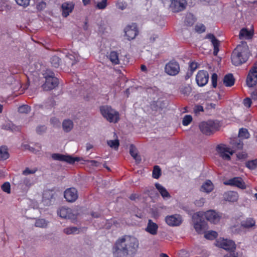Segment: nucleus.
<instances>
[{
  "label": "nucleus",
  "mask_w": 257,
  "mask_h": 257,
  "mask_svg": "<svg viewBox=\"0 0 257 257\" xmlns=\"http://www.w3.org/2000/svg\"><path fill=\"white\" fill-rule=\"evenodd\" d=\"M138 239L134 236L124 235L119 238L113 248L114 257H133L139 248Z\"/></svg>",
  "instance_id": "nucleus-1"
},
{
  "label": "nucleus",
  "mask_w": 257,
  "mask_h": 257,
  "mask_svg": "<svg viewBox=\"0 0 257 257\" xmlns=\"http://www.w3.org/2000/svg\"><path fill=\"white\" fill-rule=\"evenodd\" d=\"M248 58V48L245 42H242L234 50L231 56L232 64L238 66L245 62Z\"/></svg>",
  "instance_id": "nucleus-2"
},
{
  "label": "nucleus",
  "mask_w": 257,
  "mask_h": 257,
  "mask_svg": "<svg viewBox=\"0 0 257 257\" xmlns=\"http://www.w3.org/2000/svg\"><path fill=\"white\" fill-rule=\"evenodd\" d=\"M100 111L103 117L110 122L116 123L119 119L118 112L110 106H102L100 107Z\"/></svg>",
  "instance_id": "nucleus-3"
},
{
  "label": "nucleus",
  "mask_w": 257,
  "mask_h": 257,
  "mask_svg": "<svg viewBox=\"0 0 257 257\" xmlns=\"http://www.w3.org/2000/svg\"><path fill=\"white\" fill-rule=\"evenodd\" d=\"M216 152L219 157L226 161L230 160L231 156L234 153V150L223 144H219L216 146Z\"/></svg>",
  "instance_id": "nucleus-4"
},
{
  "label": "nucleus",
  "mask_w": 257,
  "mask_h": 257,
  "mask_svg": "<svg viewBox=\"0 0 257 257\" xmlns=\"http://www.w3.org/2000/svg\"><path fill=\"white\" fill-rule=\"evenodd\" d=\"M203 215L202 212H199L194 213L192 216L194 227L198 233H203L206 229V222L201 219Z\"/></svg>",
  "instance_id": "nucleus-5"
},
{
  "label": "nucleus",
  "mask_w": 257,
  "mask_h": 257,
  "mask_svg": "<svg viewBox=\"0 0 257 257\" xmlns=\"http://www.w3.org/2000/svg\"><path fill=\"white\" fill-rule=\"evenodd\" d=\"M216 246L222 248L224 249L229 250H235L236 244L234 241L230 239L219 238L216 241Z\"/></svg>",
  "instance_id": "nucleus-6"
},
{
  "label": "nucleus",
  "mask_w": 257,
  "mask_h": 257,
  "mask_svg": "<svg viewBox=\"0 0 257 257\" xmlns=\"http://www.w3.org/2000/svg\"><path fill=\"white\" fill-rule=\"evenodd\" d=\"M124 37L128 41L134 39L138 34L137 25L135 23L126 26L124 30Z\"/></svg>",
  "instance_id": "nucleus-7"
},
{
  "label": "nucleus",
  "mask_w": 257,
  "mask_h": 257,
  "mask_svg": "<svg viewBox=\"0 0 257 257\" xmlns=\"http://www.w3.org/2000/svg\"><path fill=\"white\" fill-rule=\"evenodd\" d=\"M166 223L170 226L175 227L180 226L183 222L182 216L179 214H174L166 216Z\"/></svg>",
  "instance_id": "nucleus-8"
},
{
  "label": "nucleus",
  "mask_w": 257,
  "mask_h": 257,
  "mask_svg": "<svg viewBox=\"0 0 257 257\" xmlns=\"http://www.w3.org/2000/svg\"><path fill=\"white\" fill-rule=\"evenodd\" d=\"M51 157L54 160L65 162L69 164H73L75 161L82 160V159L80 158H74L69 155H63L59 153H54L51 155Z\"/></svg>",
  "instance_id": "nucleus-9"
},
{
  "label": "nucleus",
  "mask_w": 257,
  "mask_h": 257,
  "mask_svg": "<svg viewBox=\"0 0 257 257\" xmlns=\"http://www.w3.org/2000/svg\"><path fill=\"white\" fill-rule=\"evenodd\" d=\"M246 84L249 87H252L257 84V62L254 63L248 73Z\"/></svg>",
  "instance_id": "nucleus-10"
},
{
  "label": "nucleus",
  "mask_w": 257,
  "mask_h": 257,
  "mask_svg": "<svg viewBox=\"0 0 257 257\" xmlns=\"http://www.w3.org/2000/svg\"><path fill=\"white\" fill-rule=\"evenodd\" d=\"M199 127L201 131L206 135H210L217 129L215 123L212 121L202 122Z\"/></svg>",
  "instance_id": "nucleus-11"
},
{
  "label": "nucleus",
  "mask_w": 257,
  "mask_h": 257,
  "mask_svg": "<svg viewBox=\"0 0 257 257\" xmlns=\"http://www.w3.org/2000/svg\"><path fill=\"white\" fill-rule=\"evenodd\" d=\"M34 184L33 178L24 177L21 179L18 183V187L23 192H27L30 188Z\"/></svg>",
  "instance_id": "nucleus-12"
},
{
  "label": "nucleus",
  "mask_w": 257,
  "mask_h": 257,
  "mask_svg": "<svg viewBox=\"0 0 257 257\" xmlns=\"http://www.w3.org/2000/svg\"><path fill=\"white\" fill-rule=\"evenodd\" d=\"M58 214L63 218L75 220L76 217L75 213L71 208L62 207L58 210Z\"/></svg>",
  "instance_id": "nucleus-13"
},
{
  "label": "nucleus",
  "mask_w": 257,
  "mask_h": 257,
  "mask_svg": "<svg viewBox=\"0 0 257 257\" xmlns=\"http://www.w3.org/2000/svg\"><path fill=\"white\" fill-rule=\"evenodd\" d=\"M165 72L169 75L175 76L180 71V66L178 63L175 61H170L166 65Z\"/></svg>",
  "instance_id": "nucleus-14"
},
{
  "label": "nucleus",
  "mask_w": 257,
  "mask_h": 257,
  "mask_svg": "<svg viewBox=\"0 0 257 257\" xmlns=\"http://www.w3.org/2000/svg\"><path fill=\"white\" fill-rule=\"evenodd\" d=\"M208 73L204 70L199 71L196 76V83L200 87L205 85L208 81Z\"/></svg>",
  "instance_id": "nucleus-15"
},
{
  "label": "nucleus",
  "mask_w": 257,
  "mask_h": 257,
  "mask_svg": "<svg viewBox=\"0 0 257 257\" xmlns=\"http://www.w3.org/2000/svg\"><path fill=\"white\" fill-rule=\"evenodd\" d=\"M186 5V0H172L170 7L173 12L176 13L184 10Z\"/></svg>",
  "instance_id": "nucleus-16"
},
{
  "label": "nucleus",
  "mask_w": 257,
  "mask_h": 257,
  "mask_svg": "<svg viewBox=\"0 0 257 257\" xmlns=\"http://www.w3.org/2000/svg\"><path fill=\"white\" fill-rule=\"evenodd\" d=\"M204 216L208 221L214 224L218 223L221 217L220 213L213 210L207 211L204 213Z\"/></svg>",
  "instance_id": "nucleus-17"
},
{
  "label": "nucleus",
  "mask_w": 257,
  "mask_h": 257,
  "mask_svg": "<svg viewBox=\"0 0 257 257\" xmlns=\"http://www.w3.org/2000/svg\"><path fill=\"white\" fill-rule=\"evenodd\" d=\"M64 196L68 202H73L78 198L77 191L74 188H68L65 191Z\"/></svg>",
  "instance_id": "nucleus-18"
},
{
  "label": "nucleus",
  "mask_w": 257,
  "mask_h": 257,
  "mask_svg": "<svg viewBox=\"0 0 257 257\" xmlns=\"http://www.w3.org/2000/svg\"><path fill=\"white\" fill-rule=\"evenodd\" d=\"M224 184L235 186L241 189H245L246 186L242 179L240 177H234L225 181Z\"/></svg>",
  "instance_id": "nucleus-19"
},
{
  "label": "nucleus",
  "mask_w": 257,
  "mask_h": 257,
  "mask_svg": "<svg viewBox=\"0 0 257 257\" xmlns=\"http://www.w3.org/2000/svg\"><path fill=\"white\" fill-rule=\"evenodd\" d=\"M58 84V80L56 78H48L46 80L45 84L43 85V88L45 90H49L55 88Z\"/></svg>",
  "instance_id": "nucleus-20"
},
{
  "label": "nucleus",
  "mask_w": 257,
  "mask_h": 257,
  "mask_svg": "<svg viewBox=\"0 0 257 257\" xmlns=\"http://www.w3.org/2000/svg\"><path fill=\"white\" fill-rule=\"evenodd\" d=\"M255 223V220L253 218L248 217L241 222V226L246 229H254Z\"/></svg>",
  "instance_id": "nucleus-21"
},
{
  "label": "nucleus",
  "mask_w": 257,
  "mask_h": 257,
  "mask_svg": "<svg viewBox=\"0 0 257 257\" xmlns=\"http://www.w3.org/2000/svg\"><path fill=\"white\" fill-rule=\"evenodd\" d=\"M158 225L151 219H149L148 222L146 231L152 235H156L157 233Z\"/></svg>",
  "instance_id": "nucleus-22"
},
{
  "label": "nucleus",
  "mask_w": 257,
  "mask_h": 257,
  "mask_svg": "<svg viewBox=\"0 0 257 257\" xmlns=\"http://www.w3.org/2000/svg\"><path fill=\"white\" fill-rule=\"evenodd\" d=\"M74 8V4L72 2L64 3L62 5V15L64 17H67L72 12Z\"/></svg>",
  "instance_id": "nucleus-23"
},
{
  "label": "nucleus",
  "mask_w": 257,
  "mask_h": 257,
  "mask_svg": "<svg viewBox=\"0 0 257 257\" xmlns=\"http://www.w3.org/2000/svg\"><path fill=\"white\" fill-rule=\"evenodd\" d=\"M206 38L209 39L211 41L212 44L214 47L213 54L215 56L217 55L219 51V41L216 39L215 36L211 34H208L206 36Z\"/></svg>",
  "instance_id": "nucleus-24"
},
{
  "label": "nucleus",
  "mask_w": 257,
  "mask_h": 257,
  "mask_svg": "<svg viewBox=\"0 0 257 257\" xmlns=\"http://www.w3.org/2000/svg\"><path fill=\"white\" fill-rule=\"evenodd\" d=\"M214 188L213 183L210 180H207L202 184L200 188V191L207 193L211 192Z\"/></svg>",
  "instance_id": "nucleus-25"
},
{
  "label": "nucleus",
  "mask_w": 257,
  "mask_h": 257,
  "mask_svg": "<svg viewBox=\"0 0 257 257\" xmlns=\"http://www.w3.org/2000/svg\"><path fill=\"white\" fill-rule=\"evenodd\" d=\"M253 34L252 31L243 28L240 31L239 37L240 39H251Z\"/></svg>",
  "instance_id": "nucleus-26"
},
{
  "label": "nucleus",
  "mask_w": 257,
  "mask_h": 257,
  "mask_svg": "<svg viewBox=\"0 0 257 257\" xmlns=\"http://www.w3.org/2000/svg\"><path fill=\"white\" fill-rule=\"evenodd\" d=\"M155 186L164 199H167L170 198L171 196L169 193L162 185L159 183H156Z\"/></svg>",
  "instance_id": "nucleus-27"
},
{
  "label": "nucleus",
  "mask_w": 257,
  "mask_h": 257,
  "mask_svg": "<svg viewBox=\"0 0 257 257\" xmlns=\"http://www.w3.org/2000/svg\"><path fill=\"white\" fill-rule=\"evenodd\" d=\"M224 199L229 202H235L238 199V194L236 192L228 191L224 194Z\"/></svg>",
  "instance_id": "nucleus-28"
},
{
  "label": "nucleus",
  "mask_w": 257,
  "mask_h": 257,
  "mask_svg": "<svg viewBox=\"0 0 257 257\" xmlns=\"http://www.w3.org/2000/svg\"><path fill=\"white\" fill-rule=\"evenodd\" d=\"M235 79L231 74L226 75L223 78V84L225 86L231 87L234 84Z\"/></svg>",
  "instance_id": "nucleus-29"
},
{
  "label": "nucleus",
  "mask_w": 257,
  "mask_h": 257,
  "mask_svg": "<svg viewBox=\"0 0 257 257\" xmlns=\"http://www.w3.org/2000/svg\"><path fill=\"white\" fill-rule=\"evenodd\" d=\"M62 126L65 132H69L73 127V121L70 119H65L63 121Z\"/></svg>",
  "instance_id": "nucleus-30"
},
{
  "label": "nucleus",
  "mask_w": 257,
  "mask_h": 257,
  "mask_svg": "<svg viewBox=\"0 0 257 257\" xmlns=\"http://www.w3.org/2000/svg\"><path fill=\"white\" fill-rule=\"evenodd\" d=\"M130 153L137 163H139L141 162V159L138 154L137 149L132 145L130 148Z\"/></svg>",
  "instance_id": "nucleus-31"
},
{
  "label": "nucleus",
  "mask_w": 257,
  "mask_h": 257,
  "mask_svg": "<svg viewBox=\"0 0 257 257\" xmlns=\"http://www.w3.org/2000/svg\"><path fill=\"white\" fill-rule=\"evenodd\" d=\"M108 57L112 64L116 65L119 63L118 54L116 51H111Z\"/></svg>",
  "instance_id": "nucleus-32"
},
{
  "label": "nucleus",
  "mask_w": 257,
  "mask_h": 257,
  "mask_svg": "<svg viewBox=\"0 0 257 257\" xmlns=\"http://www.w3.org/2000/svg\"><path fill=\"white\" fill-rule=\"evenodd\" d=\"M230 144L232 145L233 148L238 150L243 148V143L238 138H234L231 140Z\"/></svg>",
  "instance_id": "nucleus-33"
},
{
  "label": "nucleus",
  "mask_w": 257,
  "mask_h": 257,
  "mask_svg": "<svg viewBox=\"0 0 257 257\" xmlns=\"http://www.w3.org/2000/svg\"><path fill=\"white\" fill-rule=\"evenodd\" d=\"M9 157L8 148L6 146H2L0 148V160H5Z\"/></svg>",
  "instance_id": "nucleus-34"
},
{
  "label": "nucleus",
  "mask_w": 257,
  "mask_h": 257,
  "mask_svg": "<svg viewBox=\"0 0 257 257\" xmlns=\"http://www.w3.org/2000/svg\"><path fill=\"white\" fill-rule=\"evenodd\" d=\"M238 137L243 139H248L249 137V134L246 128H242L239 130Z\"/></svg>",
  "instance_id": "nucleus-35"
},
{
  "label": "nucleus",
  "mask_w": 257,
  "mask_h": 257,
  "mask_svg": "<svg viewBox=\"0 0 257 257\" xmlns=\"http://www.w3.org/2000/svg\"><path fill=\"white\" fill-rule=\"evenodd\" d=\"M246 167L250 170L257 168V159L249 161L246 163Z\"/></svg>",
  "instance_id": "nucleus-36"
},
{
  "label": "nucleus",
  "mask_w": 257,
  "mask_h": 257,
  "mask_svg": "<svg viewBox=\"0 0 257 257\" xmlns=\"http://www.w3.org/2000/svg\"><path fill=\"white\" fill-rule=\"evenodd\" d=\"M217 236V233L216 231L210 230L206 232L204 237L208 239L212 240L215 238Z\"/></svg>",
  "instance_id": "nucleus-37"
},
{
  "label": "nucleus",
  "mask_w": 257,
  "mask_h": 257,
  "mask_svg": "<svg viewBox=\"0 0 257 257\" xmlns=\"http://www.w3.org/2000/svg\"><path fill=\"white\" fill-rule=\"evenodd\" d=\"M48 225V222L44 219H37L35 222V226L38 227H46Z\"/></svg>",
  "instance_id": "nucleus-38"
},
{
  "label": "nucleus",
  "mask_w": 257,
  "mask_h": 257,
  "mask_svg": "<svg viewBox=\"0 0 257 257\" xmlns=\"http://www.w3.org/2000/svg\"><path fill=\"white\" fill-rule=\"evenodd\" d=\"M63 232L66 234L77 233L78 228L76 227H69L64 229Z\"/></svg>",
  "instance_id": "nucleus-39"
},
{
  "label": "nucleus",
  "mask_w": 257,
  "mask_h": 257,
  "mask_svg": "<svg viewBox=\"0 0 257 257\" xmlns=\"http://www.w3.org/2000/svg\"><path fill=\"white\" fill-rule=\"evenodd\" d=\"M107 145L111 148L117 150L119 146V141L118 140L107 141Z\"/></svg>",
  "instance_id": "nucleus-40"
},
{
  "label": "nucleus",
  "mask_w": 257,
  "mask_h": 257,
  "mask_svg": "<svg viewBox=\"0 0 257 257\" xmlns=\"http://www.w3.org/2000/svg\"><path fill=\"white\" fill-rule=\"evenodd\" d=\"M161 174V170L158 166H155L153 171V177L155 179H158Z\"/></svg>",
  "instance_id": "nucleus-41"
},
{
  "label": "nucleus",
  "mask_w": 257,
  "mask_h": 257,
  "mask_svg": "<svg viewBox=\"0 0 257 257\" xmlns=\"http://www.w3.org/2000/svg\"><path fill=\"white\" fill-rule=\"evenodd\" d=\"M19 112L22 113H28L31 110L30 107L28 105H23L19 107Z\"/></svg>",
  "instance_id": "nucleus-42"
},
{
  "label": "nucleus",
  "mask_w": 257,
  "mask_h": 257,
  "mask_svg": "<svg viewBox=\"0 0 257 257\" xmlns=\"http://www.w3.org/2000/svg\"><path fill=\"white\" fill-rule=\"evenodd\" d=\"M43 75L46 80L48 79V78H56V77H54V73L49 69H47L45 72L43 73Z\"/></svg>",
  "instance_id": "nucleus-43"
},
{
  "label": "nucleus",
  "mask_w": 257,
  "mask_h": 257,
  "mask_svg": "<svg viewBox=\"0 0 257 257\" xmlns=\"http://www.w3.org/2000/svg\"><path fill=\"white\" fill-rule=\"evenodd\" d=\"M41 65L39 63H34L32 65V67L29 69L30 73H33L40 70Z\"/></svg>",
  "instance_id": "nucleus-44"
},
{
  "label": "nucleus",
  "mask_w": 257,
  "mask_h": 257,
  "mask_svg": "<svg viewBox=\"0 0 257 257\" xmlns=\"http://www.w3.org/2000/svg\"><path fill=\"white\" fill-rule=\"evenodd\" d=\"M67 57L70 60L74 61L72 63V64H71L72 65H73L76 62L79 61V56L76 53H74V55L69 54V55L67 56Z\"/></svg>",
  "instance_id": "nucleus-45"
},
{
  "label": "nucleus",
  "mask_w": 257,
  "mask_h": 257,
  "mask_svg": "<svg viewBox=\"0 0 257 257\" xmlns=\"http://www.w3.org/2000/svg\"><path fill=\"white\" fill-rule=\"evenodd\" d=\"M51 61L52 65L56 68L59 66L60 59L58 57L55 56L51 58Z\"/></svg>",
  "instance_id": "nucleus-46"
},
{
  "label": "nucleus",
  "mask_w": 257,
  "mask_h": 257,
  "mask_svg": "<svg viewBox=\"0 0 257 257\" xmlns=\"http://www.w3.org/2000/svg\"><path fill=\"white\" fill-rule=\"evenodd\" d=\"M17 4L24 8L28 7L30 2V0H15Z\"/></svg>",
  "instance_id": "nucleus-47"
},
{
  "label": "nucleus",
  "mask_w": 257,
  "mask_h": 257,
  "mask_svg": "<svg viewBox=\"0 0 257 257\" xmlns=\"http://www.w3.org/2000/svg\"><path fill=\"white\" fill-rule=\"evenodd\" d=\"M192 117L190 115H186L183 119L182 123L184 125H188L192 121Z\"/></svg>",
  "instance_id": "nucleus-48"
},
{
  "label": "nucleus",
  "mask_w": 257,
  "mask_h": 257,
  "mask_svg": "<svg viewBox=\"0 0 257 257\" xmlns=\"http://www.w3.org/2000/svg\"><path fill=\"white\" fill-rule=\"evenodd\" d=\"M3 191L7 193H10L11 192V185L10 183L7 182L4 183L1 187Z\"/></svg>",
  "instance_id": "nucleus-49"
},
{
  "label": "nucleus",
  "mask_w": 257,
  "mask_h": 257,
  "mask_svg": "<svg viewBox=\"0 0 257 257\" xmlns=\"http://www.w3.org/2000/svg\"><path fill=\"white\" fill-rule=\"evenodd\" d=\"M192 89L190 86L187 85L181 88V92L186 95H189L191 92Z\"/></svg>",
  "instance_id": "nucleus-50"
},
{
  "label": "nucleus",
  "mask_w": 257,
  "mask_h": 257,
  "mask_svg": "<svg viewBox=\"0 0 257 257\" xmlns=\"http://www.w3.org/2000/svg\"><path fill=\"white\" fill-rule=\"evenodd\" d=\"M107 6V0H102L101 2L97 3L96 7L100 10L104 9Z\"/></svg>",
  "instance_id": "nucleus-51"
},
{
  "label": "nucleus",
  "mask_w": 257,
  "mask_h": 257,
  "mask_svg": "<svg viewBox=\"0 0 257 257\" xmlns=\"http://www.w3.org/2000/svg\"><path fill=\"white\" fill-rule=\"evenodd\" d=\"M37 171V169L36 168H34L33 169H30L29 168H27L25 169V170L23 171V174L24 175H28L29 174H34Z\"/></svg>",
  "instance_id": "nucleus-52"
},
{
  "label": "nucleus",
  "mask_w": 257,
  "mask_h": 257,
  "mask_svg": "<svg viewBox=\"0 0 257 257\" xmlns=\"http://www.w3.org/2000/svg\"><path fill=\"white\" fill-rule=\"evenodd\" d=\"M195 30L198 33H202L205 31V27L202 24H199L195 26Z\"/></svg>",
  "instance_id": "nucleus-53"
},
{
  "label": "nucleus",
  "mask_w": 257,
  "mask_h": 257,
  "mask_svg": "<svg viewBox=\"0 0 257 257\" xmlns=\"http://www.w3.org/2000/svg\"><path fill=\"white\" fill-rule=\"evenodd\" d=\"M217 75L216 73H213L211 76V82L212 86L215 88L217 86Z\"/></svg>",
  "instance_id": "nucleus-54"
},
{
  "label": "nucleus",
  "mask_w": 257,
  "mask_h": 257,
  "mask_svg": "<svg viewBox=\"0 0 257 257\" xmlns=\"http://www.w3.org/2000/svg\"><path fill=\"white\" fill-rule=\"evenodd\" d=\"M86 162V164H88L90 166H95L98 167L100 165V163L94 160H86L85 161Z\"/></svg>",
  "instance_id": "nucleus-55"
},
{
  "label": "nucleus",
  "mask_w": 257,
  "mask_h": 257,
  "mask_svg": "<svg viewBox=\"0 0 257 257\" xmlns=\"http://www.w3.org/2000/svg\"><path fill=\"white\" fill-rule=\"evenodd\" d=\"M228 252L224 255V257H237L238 253L235 250H229Z\"/></svg>",
  "instance_id": "nucleus-56"
},
{
  "label": "nucleus",
  "mask_w": 257,
  "mask_h": 257,
  "mask_svg": "<svg viewBox=\"0 0 257 257\" xmlns=\"http://www.w3.org/2000/svg\"><path fill=\"white\" fill-rule=\"evenodd\" d=\"M46 130V127L45 125H40L38 126L36 128V132L39 134H42L45 132Z\"/></svg>",
  "instance_id": "nucleus-57"
},
{
  "label": "nucleus",
  "mask_w": 257,
  "mask_h": 257,
  "mask_svg": "<svg viewBox=\"0 0 257 257\" xmlns=\"http://www.w3.org/2000/svg\"><path fill=\"white\" fill-rule=\"evenodd\" d=\"M25 149L29 150L30 151L33 152L34 154H38L39 152V149H36L35 148L31 147L29 145H26L25 146Z\"/></svg>",
  "instance_id": "nucleus-58"
},
{
  "label": "nucleus",
  "mask_w": 257,
  "mask_h": 257,
  "mask_svg": "<svg viewBox=\"0 0 257 257\" xmlns=\"http://www.w3.org/2000/svg\"><path fill=\"white\" fill-rule=\"evenodd\" d=\"M197 63L195 62H192L189 64V70L193 72L197 68Z\"/></svg>",
  "instance_id": "nucleus-59"
},
{
  "label": "nucleus",
  "mask_w": 257,
  "mask_h": 257,
  "mask_svg": "<svg viewBox=\"0 0 257 257\" xmlns=\"http://www.w3.org/2000/svg\"><path fill=\"white\" fill-rule=\"evenodd\" d=\"M205 203V199L204 198H201L198 200H197L195 202V204L198 206H202Z\"/></svg>",
  "instance_id": "nucleus-60"
},
{
  "label": "nucleus",
  "mask_w": 257,
  "mask_h": 257,
  "mask_svg": "<svg viewBox=\"0 0 257 257\" xmlns=\"http://www.w3.org/2000/svg\"><path fill=\"white\" fill-rule=\"evenodd\" d=\"M251 104V100L249 98H246L243 100V104L246 107H249Z\"/></svg>",
  "instance_id": "nucleus-61"
},
{
  "label": "nucleus",
  "mask_w": 257,
  "mask_h": 257,
  "mask_svg": "<svg viewBox=\"0 0 257 257\" xmlns=\"http://www.w3.org/2000/svg\"><path fill=\"white\" fill-rule=\"evenodd\" d=\"M50 121H51V123L54 126H55L59 125L60 124L59 120L57 118H55V117L51 118Z\"/></svg>",
  "instance_id": "nucleus-62"
},
{
  "label": "nucleus",
  "mask_w": 257,
  "mask_h": 257,
  "mask_svg": "<svg viewBox=\"0 0 257 257\" xmlns=\"http://www.w3.org/2000/svg\"><path fill=\"white\" fill-rule=\"evenodd\" d=\"M46 5L45 2H41L37 5V8L39 10H42L46 7Z\"/></svg>",
  "instance_id": "nucleus-63"
},
{
  "label": "nucleus",
  "mask_w": 257,
  "mask_h": 257,
  "mask_svg": "<svg viewBox=\"0 0 257 257\" xmlns=\"http://www.w3.org/2000/svg\"><path fill=\"white\" fill-rule=\"evenodd\" d=\"M251 97L252 99L257 100V90H255L251 93Z\"/></svg>",
  "instance_id": "nucleus-64"
}]
</instances>
